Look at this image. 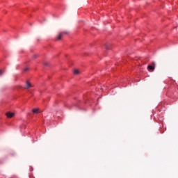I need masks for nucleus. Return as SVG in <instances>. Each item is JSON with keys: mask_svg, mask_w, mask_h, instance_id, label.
Returning a JSON list of instances; mask_svg holds the SVG:
<instances>
[{"mask_svg": "<svg viewBox=\"0 0 178 178\" xmlns=\"http://www.w3.org/2000/svg\"><path fill=\"white\" fill-rule=\"evenodd\" d=\"M2 74H3L2 70H0V76H2Z\"/></svg>", "mask_w": 178, "mask_h": 178, "instance_id": "nucleus-8", "label": "nucleus"}, {"mask_svg": "<svg viewBox=\"0 0 178 178\" xmlns=\"http://www.w3.org/2000/svg\"><path fill=\"white\" fill-rule=\"evenodd\" d=\"M62 35H63V33H61L57 35L56 40H62Z\"/></svg>", "mask_w": 178, "mask_h": 178, "instance_id": "nucleus-4", "label": "nucleus"}, {"mask_svg": "<svg viewBox=\"0 0 178 178\" xmlns=\"http://www.w3.org/2000/svg\"><path fill=\"white\" fill-rule=\"evenodd\" d=\"M27 70H29V68H25L24 69V72H27Z\"/></svg>", "mask_w": 178, "mask_h": 178, "instance_id": "nucleus-9", "label": "nucleus"}, {"mask_svg": "<svg viewBox=\"0 0 178 178\" xmlns=\"http://www.w3.org/2000/svg\"><path fill=\"white\" fill-rule=\"evenodd\" d=\"M147 69L149 72H154V70H155V65H149L147 66Z\"/></svg>", "mask_w": 178, "mask_h": 178, "instance_id": "nucleus-1", "label": "nucleus"}, {"mask_svg": "<svg viewBox=\"0 0 178 178\" xmlns=\"http://www.w3.org/2000/svg\"><path fill=\"white\" fill-rule=\"evenodd\" d=\"M79 73H80L79 70H74V74H79Z\"/></svg>", "mask_w": 178, "mask_h": 178, "instance_id": "nucleus-6", "label": "nucleus"}, {"mask_svg": "<svg viewBox=\"0 0 178 178\" xmlns=\"http://www.w3.org/2000/svg\"><path fill=\"white\" fill-rule=\"evenodd\" d=\"M38 111H39L38 108H33L32 110V112H33V113H38Z\"/></svg>", "mask_w": 178, "mask_h": 178, "instance_id": "nucleus-5", "label": "nucleus"}, {"mask_svg": "<svg viewBox=\"0 0 178 178\" xmlns=\"http://www.w3.org/2000/svg\"><path fill=\"white\" fill-rule=\"evenodd\" d=\"M26 86L25 88L29 89V88H30V87H31V83H30V81H26Z\"/></svg>", "mask_w": 178, "mask_h": 178, "instance_id": "nucleus-3", "label": "nucleus"}, {"mask_svg": "<svg viewBox=\"0 0 178 178\" xmlns=\"http://www.w3.org/2000/svg\"><path fill=\"white\" fill-rule=\"evenodd\" d=\"M6 116H7V118H8L9 119H10L11 118H13V116H15V113H12L10 111L7 112L6 113Z\"/></svg>", "mask_w": 178, "mask_h": 178, "instance_id": "nucleus-2", "label": "nucleus"}, {"mask_svg": "<svg viewBox=\"0 0 178 178\" xmlns=\"http://www.w3.org/2000/svg\"><path fill=\"white\" fill-rule=\"evenodd\" d=\"M29 178H35V177H34V176L33 175H30Z\"/></svg>", "mask_w": 178, "mask_h": 178, "instance_id": "nucleus-7", "label": "nucleus"}]
</instances>
